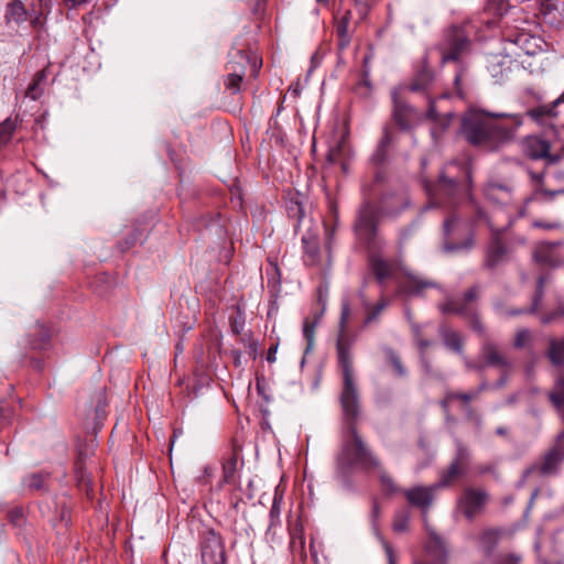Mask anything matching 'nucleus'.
<instances>
[{
	"label": "nucleus",
	"mask_w": 564,
	"mask_h": 564,
	"mask_svg": "<svg viewBox=\"0 0 564 564\" xmlns=\"http://www.w3.org/2000/svg\"><path fill=\"white\" fill-rule=\"evenodd\" d=\"M360 412V405H356V409H352L351 412L341 410L344 427L340 448L335 457L334 478L337 485L348 492L355 490L352 480L355 469L369 473L372 471V468L380 467V458L358 432L357 423Z\"/></svg>",
	"instance_id": "nucleus-1"
},
{
	"label": "nucleus",
	"mask_w": 564,
	"mask_h": 564,
	"mask_svg": "<svg viewBox=\"0 0 564 564\" xmlns=\"http://www.w3.org/2000/svg\"><path fill=\"white\" fill-rule=\"evenodd\" d=\"M522 123L521 115L469 109L462 116L459 132L468 144L496 151L516 137Z\"/></svg>",
	"instance_id": "nucleus-2"
},
{
	"label": "nucleus",
	"mask_w": 564,
	"mask_h": 564,
	"mask_svg": "<svg viewBox=\"0 0 564 564\" xmlns=\"http://www.w3.org/2000/svg\"><path fill=\"white\" fill-rule=\"evenodd\" d=\"M465 175L467 180V188L462 189L455 178H451L445 175L444 172L440 174L437 183H425L424 187L430 198V206H444L448 208L462 207L466 213L474 215L473 221L475 224L486 221L490 225L486 212L476 202L471 195L473 177L471 170L468 166H464Z\"/></svg>",
	"instance_id": "nucleus-3"
},
{
	"label": "nucleus",
	"mask_w": 564,
	"mask_h": 564,
	"mask_svg": "<svg viewBox=\"0 0 564 564\" xmlns=\"http://www.w3.org/2000/svg\"><path fill=\"white\" fill-rule=\"evenodd\" d=\"M350 315V305L348 301H343L339 319V336L336 343L338 364L343 372V386L339 394L341 410L349 412L360 405V394L357 382L354 377L352 357L350 345L345 338L346 324Z\"/></svg>",
	"instance_id": "nucleus-4"
},
{
	"label": "nucleus",
	"mask_w": 564,
	"mask_h": 564,
	"mask_svg": "<svg viewBox=\"0 0 564 564\" xmlns=\"http://www.w3.org/2000/svg\"><path fill=\"white\" fill-rule=\"evenodd\" d=\"M474 33L475 26L470 21H465L459 25L446 29L438 43L442 63L458 62L463 55L468 53Z\"/></svg>",
	"instance_id": "nucleus-5"
},
{
	"label": "nucleus",
	"mask_w": 564,
	"mask_h": 564,
	"mask_svg": "<svg viewBox=\"0 0 564 564\" xmlns=\"http://www.w3.org/2000/svg\"><path fill=\"white\" fill-rule=\"evenodd\" d=\"M481 286L474 284L467 289L460 299H449L440 306L443 314H457L468 321L470 327L479 335H485L486 328L480 319L477 302Z\"/></svg>",
	"instance_id": "nucleus-6"
},
{
	"label": "nucleus",
	"mask_w": 564,
	"mask_h": 564,
	"mask_svg": "<svg viewBox=\"0 0 564 564\" xmlns=\"http://www.w3.org/2000/svg\"><path fill=\"white\" fill-rule=\"evenodd\" d=\"M531 193L527 203H551L557 196H564V171L528 172Z\"/></svg>",
	"instance_id": "nucleus-7"
},
{
	"label": "nucleus",
	"mask_w": 564,
	"mask_h": 564,
	"mask_svg": "<svg viewBox=\"0 0 564 564\" xmlns=\"http://www.w3.org/2000/svg\"><path fill=\"white\" fill-rule=\"evenodd\" d=\"M378 213L375 206L366 202L357 212L354 223V230L359 240L371 249H380L384 246L383 240L378 237Z\"/></svg>",
	"instance_id": "nucleus-8"
},
{
	"label": "nucleus",
	"mask_w": 564,
	"mask_h": 564,
	"mask_svg": "<svg viewBox=\"0 0 564 564\" xmlns=\"http://www.w3.org/2000/svg\"><path fill=\"white\" fill-rule=\"evenodd\" d=\"M198 551L202 564H227L225 539L213 528L198 532Z\"/></svg>",
	"instance_id": "nucleus-9"
},
{
	"label": "nucleus",
	"mask_w": 564,
	"mask_h": 564,
	"mask_svg": "<svg viewBox=\"0 0 564 564\" xmlns=\"http://www.w3.org/2000/svg\"><path fill=\"white\" fill-rule=\"evenodd\" d=\"M489 501V494L482 488H465L456 500L455 513L471 522L481 514Z\"/></svg>",
	"instance_id": "nucleus-10"
},
{
	"label": "nucleus",
	"mask_w": 564,
	"mask_h": 564,
	"mask_svg": "<svg viewBox=\"0 0 564 564\" xmlns=\"http://www.w3.org/2000/svg\"><path fill=\"white\" fill-rule=\"evenodd\" d=\"M455 456L451 464L440 470V479L435 482L436 488L443 489L453 485L459 477L467 473L470 462V452L460 440L455 441Z\"/></svg>",
	"instance_id": "nucleus-11"
},
{
	"label": "nucleus",
	"mask_w": 564,
	"mask_h": 564,
	"mask_svg": "<svg viewBox=\"0 0 564 564\" xmlns=\"http://www.w3.org/2000/svg\"><path fill=\"white\" fill-rule=\"evenodd\" d=\"M479 354L485 369L489 367L497 368L506 375H510L513 370V361L492 340L486 339L480 346Z\"/></svg>",
	"instance_id": "nucleus-12"
},
{
	"label": "nucleus",
	"mask_w": 564,
	"mask_h": 564,
	"mask_svg": "<svg viewBox=\"0 0 564 564\" xmlns=\"http://www.w3.org/2000/svg\"><path fill=\"white\" fill-rule=\"evenodd\" d=\"M437 490L440 489L436 488L435 484L431 486L417 485L403 490L402 494L411 507L420 509L424 521H426Z\"/></svg>",
	"instance_id": "nucleus-13"
},
{
	"label": "nucleus",
	"mask_w": 564,
	"mask_h": 564,
	"mask_svg": "<svg viewBox=\"0 0 564 564\" xmlns=\"http://www.w3.org/2000/svg\"><path fill=\"white\" fill-rule=\"evenodd\" d=\"M509 248L499 235L492 236L485 250L484 268L494 271L509 260Z\"/></svg>",
	"instance_id": "nucleus-14"
},
{
	"label": "nucleus",
	"mask_w": 564,
	"mask_h": 564,
	"mask_svg": "<svg viewBox=\"0 0 564 564\" xmlns=\"http://www.w3.org/2000/svg\"><path fill=\"white\" fill-rule=\"evenodd\" d=\"M551 143L539 135H529L522 141V152L531 160H546L549 163H554L557 156L550 154Z\"/></svg>",
	"instance_id": "nucleus-15"
},
{
	"label": "nucleus",
	"mask_w": 564,
	"mask_h": 564,
	"mask_svg": "<svg viewBox=\"0 0 564 564\" xmlns=\"http://www.w3.org/2000/svg\"><path fill=\"white\" fill-rule=\"evenodd\" d=\"M435 83L436 76L434 70L429 66L426 61H423L409 84L408 89L412 93H423L425 96H429L432 94Z\"/></svg>",
	"instance_id": "nucleus-16"
},
{
	"label": "nucleus",
	"mask_w": 564,
	"mask_h": 564,
	"mask_svg": "<svg viewBox=\"0 0 564 564\" xmlns=\"http://www.w3.org/2000/svg\"><path fill=\"white\" fill-rule=\"evenodd\" d=\"M427 561L425 564H445L447 558V549L442 538L433 530L429 531V541L425 546Z\"/></svg>",
	"instance_id": "nucleus-17"
},
{
	"label": "nucleus",
	"mask_w": 564,
	"mask_h": 564,
	"mask_svg": "<svg viewBox=\"0 0 564 564\" xmlns=\"http://www.w3.org/2000/svg\"><path fill=\"white\" fill-rule=\"evenodd\" d=\"M513 189L511 183L490 181L484 187V195L491 202L508 204L512 199Z\"/></svg>",
	"instance_id": "nucleus-18"
},
{
	"label": "nucleus",
	"mask_w": 564,
	"mask_h": 564,
	"mask_svg": "<svg viewBox=\"0 0 564 564\" xmlns=\"http://www.w3.org/2000/svg\"><path fill=\"white\" fill-rule=\"evenodd\" d=\"M436 284L421 275L406 273L404 281L400 283L399 290L401 293L409 296H419L426 289L435 288Z\"/></svg>",
	"instance_id": "nucleus-19"
},
{
	"label": "nucleus",
	"mask_w": 564,
	"mask_h": 564,
	"mask_svg": "<svg viewBox=\"0 0 564 564\" xmlns=\"http://www.w3.org/2000/svg\"><path fill=\"white\" fill-rule=\"evenodd\" d=\"M392 117L395 123L401 130H409L411 128V120L414 115V108L408 105L405 101L401 100L395 91L392 94Z\"/></svg>",
	"instance_id": "nucleus-20"
},
{
	"label": "nucleus",
	"mask_w": 564,
	"mask_h": 564,
	"mask_svg": "<svg viewBox=\"0 0 564 564\" xmlns=\"http://www.w3.org/2000/svg\"><path fill=\"white\" fill-rule=\"evenodd\" d=\"M238 451L234 448L231 453L224 458L223 462V476L221 480L217 485V489L220 490L224 485H236L238 481Z\"/></svg>",
	"instance_id": "nucleus-21"
},
{
	"label": "nucleus",
	"mask_w": 564,
	"mask_h": 564,
	"mask_svg": "<svg viewBox=\"0 0 564 564\" xmlns=\"http://www.w3.org/2000/svg\"><path fill=\"white\" fill-rule=\"evenodd\" d=\"M393 142V137L390 127L386 126L382 130V137L378 141L373 153L370 156V162L375 166H381L388 161V152Z\"/></svg>",
	"instance_id": "nucleus-22"
},
{
	"label": "nucleus",
	"mask_w": 564,
	"mask_h": 564,
	"mask_svg": "<svg viewBox=\"0 0 564 564\" xmlns=\"http://www.w3.org/2000/svg\"><path fill=\"white\" fill-rule=\"evenodd\" d=\"M561 104H556V99L547 105H540L527 111V116L539 124H547L558 116L557 108Z\"/></svg>",
	"instance_id": "nucleus-23"
},
{
	"label": "nucleus",
	"mask_w": 564,
	"mask_h": 564,
	"mask_svg": "<svg viewBox=\"0 0 564 564\" xmlns=\"http://www.w3.org/2000/svg\"><path fill=\"white\" fill-rule=\"evenodd\" d=\"M369 268L379 284H384L392 275L393 267L389 260L380 256H371L369 258Z\"/></svg>",
	"instance_id": "nucleus-24"
},
{
	"label": "nucleus",
	"mask_w": 564,
	"mask_h": 564,
	"mask_svg": "<svg viewBox=\"0 0 564 564\" xmlns=\"http://www.w3.org/2000/svg\"><path fill=\"white\" fill-rule=\"evenodd\" d=\"M251 63L250 55L242 51L236 50L230 53V59L226 65V69L228 73H235L241 76L246 75V68Z\"/></svg>",
	"instance_id": "nucleus-25"
},
{
	"label": "nucleus",
	"mask_w": 564,
	"mask_h": 564,
	"mask_svg": "<svg viewBox=\"0 0 564 564\" xmlns=\"http://www.w3.org/2000/svg\"><path fill=\"white\" fill-rule=\"evenodd\" d=\"M350 18V12L347 11L336 23L335 33L337 36V47L339 51H344L350 45L351 36L348 32Z\"/></svg>",
	"instance_id": "nucleus-26"
},
{
	"label": "nucleus",
	"mask_w": 564,
	"mask_h": 564,
	"mask_svg": "<svg viewBox=\"0 0 564 564\" xmlns=\"http://www.w3.org/2000/svg\"><path fill=\"white\" fill-rule=\"evenodd\" d=\"M454 94L459 99H466L470 93L468 72L465 66H459L453 79Z\"/></svg>",
	"instance_id": "nucleus-27"
},
{
	"label": "nucleus",
	"mask_w": 564,
	"mask_h": 564,
	"mask_svg": "<svg viewBox=\"0 0 564 564\" xmlns=\"http://www.w3.org/2000/svg\"><path fill=\"white\" fill-rule=\"evenodd\" d=\"M372 470H376L378 473V479L381 487V490L387 496H393L398 494H402V488L398 486L393 477L387 471V469L383 467L382 463L380 462L379 468H372Z\"/></svg>",
	"instance_id": "nucleus-28"
},
{
	"label": "nucleus",
	"mask_w": 564,
	"mask_h": 564,
	"mask_svg": "<svg viewBox=\"0 0 564 564\" xmlns=\"http://www.w3.org/2000/svg\"><path fill=\"white\" fill-rule=\"evenodd\" d=\"M547 359L554 367L564 366V337H551L549 348L545 352Z\"/></svg>",
	"instance_id": "nucleus-29"
},
{
	"label": "nucleus",
	"mask_w": 564,
	"mask_h": 564,
	"mask_svg": "<svg viewBox=\"0 0 564 564\" xmlns=\"http://www.w3.org/2000/svg\"><path fill=\"white\" fill-rule=\"evenodd\" d=\"M302 243L305 256L308 258L311 264L316 263L319 256V243L317 235L308 231L302 237Z\"/></svg>",
	"instance_id": "nucleus-30"
},
{
	"label": "nucleus",
	"mask_w": 564,
	"mask_h": 564,
	"mask_svg": "<svg viewBox=\"0 0 564 564\" xmlns=\"http://www.w3.org/2000/svg\"><path fill=\"white\" fill-rule=\"evenodd\" d=\"M549 399L553 406L562 414L564 420V375H561L555 379L553 389L549 392Z\"/></svg>",
	"instance_id": "nucleus-31"
},
{
	"label": "nucleus",
	"mask_w": 564,
	"mask_h": 564,
	"mask_svg": "<svg viewBox=\"0 0 564 564\" xmlns=\"http://www.w3.org/2000/svg\"><path fill=\"white\" fill-rule=\"evenodd\" d=\"M6 18L9 22L20 24L28 20L26 9L21 0H13L7 7Z\"/></svg>",
	"instance_id": "nucleus-32"
},
{
	"label": "nucleus",
	"mask_w": 564,
	"mask_h": 564,
	"mask_svg": "<svg viewBox=\"0 0 564 564\" xmlns=\"http://www.w3.org/2000/svg\"><path fill=\"white\" fill-rule=\"evenodd\" d=\"M30 345L33 349H43L50 341V330L41 323H36L30 334Z\"/></svg>",
	"instance_id": "nucleus-33"
},
{
	"label": "nucleus",
	"mask_w": 564,
	"mask_h": 564,
	"mask_svg": "<svg viewBox=\"0 0 564 564\" xmlns=\"http://www.w3.org/2000/svg\"><path fill=\"white\" fill-rule=\"evenodd\" d=\"M441 336L444 345L448 349L457 354L463 352L464 340L457 332L444 328L441 330Z\"/></svg>",
	"instance_id": "nucleus-34"
},
{
	"label": "nucleus",
	"mask_w": 564,
	"mask_h": 564,
	"mask_svg": "<svg viewBox=\"0 0 564 564\" xmlns=\"http://www.w3.org/2000/svg\"><path fill=\"white\" fill-rule=\"evenodd\" d=\"M561 245H562V242H552V243L549 242V243L541 246L539 248V250H536L534 252L535 261L539 263L547 264V265H552V267L557 265L560 262L557 260L553 259L552 250H553V247L561 246Z\"/></svg>",
	"instance_id": "nucleus-35"
},
{
	"label": "nucleus",
	"mask_w": 564,
	"mask_h": 564,
	"mask_svg": "<svg viewBox=\"0 0 564 564\" xmlns=\"http://www.w3.org/2000/svg\"><path fill=\"white\" fill-rule=\"evenodd\" d=\"M502 531L500 529L484 530L479 535V543L481 547L487 552H491L497 546Z\"/></svg>",
	"instance_id": "nucleus-36"
},
{
	"label": "nucleus",
	"mask_w": 564,
	"mask_h": 564,
	"mask_svg": "<svg viewBox=\"0 0 564 564\" xmlns=\"http://www.w3.org/2000/svg\"><path fill=\"white\" fill-rule=\"evenodd\" d=\"M46 69L39 70L26 89V97L32 100L39 99L43 94L42 84L46 80Z\"/></svg>",
	"instance_id": "nucleus-37"
},
{
	"label": "nucleus",
	"mask_w": 564,
	"mask_h": 564,
	"mask_svg": "<svg viewBox=\"0 0 564 564\" xmlns=\"http://www.w3.org/2000/svg\"><path fill=\"white\" fill-rule=\"evenodd\" d=\"M48 479V474L35 473L26 476L23 480V484L31 491H40L45 489L46 481Z\"/></svg>",
	"instance_id": "nucleus-38"
},
{
	"label": "nucleus",
	"mask_w": 564,
	"mask_h": 564,
	"mask_svg": "<svg viewBox=\"0 0 564 564\" xmlns=\"http://www.w3.org/2000/svg\"><path fill=\"white\" fill-rule=\"evenodd\" d=\"M283 497L282 495L275 492L272 501V506L270 508L269 517H270V525L269 528H273L281 524V510H282Z\"/></svg>",
	"instance_id": "nucleus-39"
},
{
	"label": "nucleus",
	"mask_w": 564,
	"mask_h": 564,
	"mask_svg": "<svg viewBox=\"0 0 564 564\" xmlns=\"http://www.w3.org/2000/svg\"><path fill=\"white\" fill-rule=\"evenodd\" d=\"M388 306V301L386 299H381L377 304H365V308L367 311L366 318L364 321L365 325H369L372 322L377 321L381 312Z\"/></svg>",
	"instance_id": "nucleus-40"
},
{
	"label": "nucleus",
	"mask_w": 564,
	"mask_h": 564,
	"mask_svg": "<svg viewBox=\"0 0 564 564\" xmlns=\"http://www.w3.org/2000/svg\"><path fill=\"white\" fill-rule=\"evenodd\" d=\"M286 212L290 218H293L297 221V225L304 217V208L302 202L299 199V196L291 197L286 203Z\"/></svg>",
	"instance_id": "nucleus-41"
},
{
	"label": "nucleus",
	"mask_w": 564,
	"mask_h": 564,
	"mask_svg": "<svg viewBox=\"0 0 564 564\" xmlns=\"http://www.w3.org/2000/svg\"><path fill=\"white\" fill-rule=\"evenodd\" d=\"M384 354L389 364L393 367L395 375L399 377H405L408 372L400 356L391 348H384Z\"/></svg>",
	"instance_id": "nucleus-42"
},
{
	"label": "nucleus",
	"mask_w": 564,
	"mask_h": 564,
	"mask_svg": "<svg viewBox=\"0 0 564 564\" xmlns=\"http://www.w3.org/2000/svg\"><path fill=\"white\" fill-rule=\"evenodd\" d=\"M543 297H544V292L543 291L535 292V294L533 296V300H532V304H531L530 307L513 310L511 313H509V315H522V314H535V313H538V311H539V308H540V306L542 304Z\"/></svg>",
	"instance_id": "nucleus-43"
},
{
	"label": "nucleus",
	"mask_w": 564,
	"mask_h": 564,
	"mask_svg": "<svg viewBox=\"0 0 564 564\" xmlns=\"http://www.w3.org/2000/svg\"><path fill=\"white\" fill-rule=\"evenodd\" d=\"M410 513L408 511H398L393 518V531L406 532L409 530Z\"/></svg>",
	"instance_id": "nucleus-44"
},
{
	"label": "nucleus",
	"mask_w": 564,
	"mask_h": 564,
	"mask_svg": "<svg viewBox=\"0 0 564 564\" xmlns=\"http://www.w3.org/2000/svg\"><path fill=\"white\" fill-rule=\"evenodd\" d=\"M318 317L315 321L311 322L310 319H305L303 324V336L307 341L306 352H308L314 345V334L315 327L317 325Z\"/></svg>",
	"instance_id": "nucleus-45"
},
{
	"label": "nucleus",
	"mask_w": 564,
	"mask_h": 564,
	"mask_svg": "<svg viewBox=\"0 0 564 564\" xmlns=\"http://www.w3.org/2000/svg\"><path fill=\"white\" fill-rule=\"evenodd\" d=\"M460 225V217L456 213H452L443 224V234L446 239L456 230Z\"/></svg>",
	"instance_id": "nucleus-46"
},
{
	"label": "nucleus",
	"mask_w": 564,
	"mask_h": 564,
	"mask_svg": "<svg viewBox=\"0 0 564 564\" xmlns=\"http://www.w3.org/2000/svg\"><path fill=\"white\" fill-rule=\"evenodd\" d=\"M245 76L235 74V73H228L227 77L225 79V87L230 90L232 94H237L240 91L241 83L243 80Z\"/></svg>",
	"instance_id": "nucleus-47"
},
{
	"label": "nucleus",
	"mask_w": 564,
	"mask_h": 564,
	"mask_svg": "<svg viewBox=\"0 0 564 564\" xmlns=\"http://www.w3.org/2000/svg\"><path fill=\"white\" fill-rule=\"evenodd\" d=\"M509 8V0H488L487 9L494 14L503 15Z\"/></svg>",
	"instance_id": "nucleus-48"
},
{
	"label": "nucleus",
	"mask_w": 564,
	"mask_h": 564,
	"mask_svg": "<svg viewBox=\"0 0 564 564\" xmlns=\"http://www.w3.org/2000/svg\"><path fill=\"white\" fill-rule=\"evenodd\" d=\"M531 340V332L527 328L519 329L513 340V347L517 349L524 348Z\"/></svg>",
	"instance_id": "nucleus-49"
},
{
	"label": "nucleus",
	"mask_w": 564,
	"mask_h": 564,
	"mask_svg": "<svg viewBox=\"0 0 564 564\" xmlns=\"http://www.w3.org/2000/svg\"><path fill=\"white\" fill-rule=\"evenodd\" d=\"M449 398L454 399L455 401H460L465 405H468L473 400L477 399V392H474V390L468 392L449 391Z\"/></svg>",
	"instance_id": "nucleus-50"
},
{
	"label": "nucleus",
	"mask_w": 564,
	"mask_h": 564,
	"mask_svg": "<svg viewBox=\"0 0 564 564\" xmlns=\"http://www.w3.org/2000/svg\"><path fill=\"white\" fill-rule=\"evenodd\" d=\"M473 243H474L473 237H469L462 243H454V242L445 241L444 249L447 252H455V251H459V250H469L471 248Z\"/></svg>",
	"instance_id": "nucleus-51"
},
{
	"label": "nucleus",
	"mask_w": 564,
	"mask_h": 564,
	"mask_svg": "<svg viewBox=\"0 0 564 564\" xmlns=\"http://www.w3.org/2000/svg\"><path fill=\"white\" fill-rule=\"evenodd\" d=\"M14 127L10 121H4L0 126V145L6 144L10 141L13 134Z\"/></svg>",
	"instance_id": "nucleus-52"
},
{
	"label": "nucleus",
	"mask_w": 564,
	"mask_h": 564,
	"mask_svg": "<svg viewBox=\"0 0 564 564\" xmlns=\"http://www.w3.org/2000/svg\"><path fill=\"white\" fill-rule=\"evenodd\" d=\"M22 518H23V510L20 507H15L8 512L9 521L15 527L21 525Z\"/></svg>",
	"instance_id": "nucleus-53"
},
{
	"label": "nucleus",
	"mask_w": 564,
	"mask_h": 564,
	"mask_svg": "<svg viewBox=\"0 0 564 564\" xmlns=\"http://www.w3.org/2000/svg\"><path fill=\"white\" fill-rule=\"evenodd\" d=\"M532 227L545 230H553L560 228V224L554 221L534 220L532 223Z\"/></svg>",
	"instance_id": "nucleus-54"
},
{
	"label": "nucleus",
	"mask_w": 564,
	"mask_h": 564,
	"mask_svg": "<svg viewBox=\"0 0 564 564\" xmlns=\"http://www.w3.org/2000/svg\"><path fill=\"white\" fill-rule=\"evenodd\" d=\"M426 99H427V102H429V108H427V111H426V117L432 119V120H435L437 118V111H436V107H435V99L429 95V96H425Z\"/></svg>",
	"instance_id": "nucleus-55"
},
{
	"label": "nucleus",
	"mask_w": 564,
	"mask_h": 564,
	"mask_svg": "<svg viewBox=\"0 0 564 564\" xmlns=\"http://www.w3.org/2000/svg\"><path fill=\"white\" fill-rule=\"evenodd\" d=\"M465 365L468 370H474L477 372H482L485 370L484 362H482V360H480V355L478 356L477 361L466 360Z\"/></svg>",
	"instance_id": "nucleus-56"
},
{
	"label": "nucleus",
	"mask_w": 564,
	"mask_h": 564,
	"mask_svg": "<svg viewBox=\"0 0 564 564\" xmlns=\"http://www.w3.org/2000/svg\"><path fill=\"white\" fill-rule=\"evenodd\" d=\"M0 416L4 423L10 424L13 416V410L8 405H2L0 409Z\"/></svg>",
	"instance_id": "nucleus-57"
},
{
	"label": "nucleus",
	"mask_w": 564,
	"mask_h": 564,
	"mask_svg": "<svg viewBox=\"0 0 564 564\" xmlns=\"http://www.w3.org/2000/svg\"><path fill=\"white\" fill-rule=\"evenodd\" d=\"M380 517V506L378 502H373L372 509H371V520L373 523V527H378V519Z\"/></svg>",
	"instance_id": "nucleus-58"
},
{
	"label": "nucleus",
	"mask_w": 564,
	"mask_h": 564,
	"mask_svg": "<svg viewBox=\"0 0 564 564\" xmlns=\"http://www.w3.org/2000/svg\"><path fill=\"white\" fill-rule=\"evenodd\" d=\"M383 546L388 557V564H397L392 546L388 542H383Z\"/></svg>",
	"instance_id": "nucleus-59"
},
{
	"label": "nucleus",
	"mask_w": 564,
	"mask_h": 564,
	"mask_svg": "<svg viewBox=\"0 0 564 564\" xmlns=\"http://www.w3.org/2000/svg\"><path fill=\"white\" fill-rule=\"evenodd\" d=\"M494 307H495V311L497 312V314H499L501 316H507V317H510L511 315H509V313H511L513 311V310H511V311L505 310L502 303H500L499 301H496L494 303Z\"/></svg>",
	"instance_id": "nucleus-60"
},
{
	"label": "nucleus",
	"mask_w": 564,
	"mask_h": 564,
	"mask_svg": "<svg viewBox=\"0 0 564 564\" xmlns=\"http://www.w3.org/2000/svg\"><path fill=\"white\" fill-rule=\"evenodd\" d=\"M557 313L555 312V310L549 314H545V315H542L541 316V323L544 324V325H547L550 323H552L553 321L557 319Z\"/></svg>",
	"instance_id": "nucleus-61"
},
{
	"label": "nucleus",
	"mask_w": 564,
	"mask_h": 564,
	"mask_svg": "<svg viewBox=\"0 0 564 564\" xmlns=\"http://www.w3.org/2000/svg\"><path fill=\"white\" fill-rule=\"evenodd\" d=\"M521 561V557L514 554H510L507 557H505L500 564H519Z\"/></svg>",
	"instance_id": "nucleus-62"
},
{
	"label": "nucleus",
	"mask_w": 564,
	"mask_h": 564,
	"mask_svg": "<svg viewBox=\"0 0 564 564\" xmlns=\"http://www.w3.org/2000/svg\"><path fill=\"white\" fill-rule=\"evenodd\" d=\"M549 281V275H540L536 282V290L535 292L543 291L544 292V285Z\"/></svg>",
	"instance_id": "nucleus-63"
},
{
	"label": "nucleus",
	"mask_w": 564,
	"mask_h": 564,
	"mask_svg": "<svg viewBox=\"0 0 564 564\" xmlns=\"http://www.w3.org/2000/svg\"><path fill=\"white\" fill-rule=\"evenodd\" d=\"M276 350H278V345L271 346L269 348L268 354H267V360L269 362H274L275 361Z\"/></svg>",
	"instance_id": "nucleus-64"
}]
</instances>
